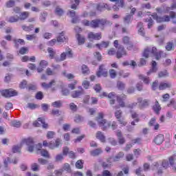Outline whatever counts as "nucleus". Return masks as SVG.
I'll return each instance as SVG.
<instances>
[{"label":"nucleus","instance_id":"nucleus-62","mask_svg":"<svg viewBox=\"0 0 176 176\" xmlns=\"http://www.w3.org/2000/svg\"><path fill=\"white\" fill-rule=\"evenodd\" d=\"M54 135H56V133L54 132L49 131L47 133V138H48V140H50V138H53Z\"/></svg>","mask_w":176,"mask_h":176},{"label":"nucleus","instance_id":"nucleus-56","mask_svg":"<svg viewBox=\"0 0 176 176\" xmlns=\"http://www.w3.org/2000/svg\"><path fill=\"white\" fill-rule=\"evenodd\" d=\"M62 160H64V157L61 154H58L55 157V162H62Z\"/></svg>","mask_w":176,"mask_h":176},{"label":"nucleus","instance_id":"nucleus-24","mask_svg":"<svg viewBox=\"0 0 176 176\" xmlns=\"http://www.w3.org/2000/svg\"><path fill=\"white\" fill-rule=\"evenodd\" d=\"M176 160V155H173L169 157V163L175 171H176V166L174 164V162Z\"/></svg>","mask_w":176,"mask_h":176},{"label":"nucleus","instance_id":"nucleus-25","mask_svg":"<svg viewBox=\"0 0 176 176\" xmlns=\"http://www.w3.org/2000/svg\"><path fill=\"white\" fill-rule=\"evenodd\" d=\"M123 6H124V0H120V2L113 7V9L115 11L119 10V8H123Z\"/></svg>","mask_w":176,"mask_h":176},{"label":"nucleus","instance_id":"nucleus-31","mask_svg":"<svg viewBox=\"0 0 176 176\" xmlns=\"http://www.w3.org/2000/svg\"><path fill=\"white\" fill-rule=\"evenodd\" d=\"M76 38L78 42V45H83L86 41L85 37L79 34H76Z\"/></svg>","mask_w":176,"mask_h":176},{"label":"nucleus","instance_id":"nucleus-12","mask_svg":"<svg viewBox=\"0 0 176 176\" xmlns=\"http://www.w3.org/2000/svg\"><path fill=\"white\" fill-rule=\"evenodd\" d=\"M78 89H80V91H74L72 93V97L73 98H78V97H80L82 94H84L85 91L83 90V88L82 87H79Z\"/></svg>","mask_w":176,"mask_h":176},{"label":"nucleus","instance_id":"nucleus-61","mask_svg":"<svg viewBox=\"0 0 176 176\" xmlns=\"http://www.w3.org/2000/svg\"><path fill=\"white\" fill-rule=\"evenodd\" d=\"M36 100H42V98H43V93H42V91L37 92L36 94Z\"/></svg>","mask_w":176,"mask_h":176},{"label":"nucleus","instance_id":"nucleus-44","mask_svg":"<svg viewBox=\"0 0 176 176\" xmlns=\"http://www.w3.org/2000/svg\"><path fill=\"white\" fill-rule=\"evenodd\" d=\"M47 52L50 54V58H54V56H56V52H54V50H53V48H52V47H49L47 49Z\"/></svg>","mask_w":176,"mask_h":176},{"label":"nucleus","instance_id":"nucleus-53","mask_svg":"<svg viewBox=\"0 0 176 176\" xmlns=\"http://www.w3.org/2000/svg\"><path fill=\"white\" fill-rule=\"evenodd\" d=\"M16 2L14 0H9L8 1L6 2V6L7 8H13Z\"/></svg>","mask_w":176,"mask_h":176},{"label":"nucleus","instance_id":"nucleus-1","mask_svg":"<svg viewBox=\"0 0 176 176\" xmlns=\"http://www.w3.org/2000/svg\"><path fill=\"white\" fill-rule=\"evenodd\" d=\"M27 145L28 152H34L35 149V143H34V139L29 138L27 139H23L20 146H14L12 148L13 153H19L21 151V147L23 145Z\"/></svg>","mask_w":176,"mask_h":176},{"label":"nucleus","instance_id":"nucleus-46","mask_svg":"<svg viewBox=\"0 0 176 176\" xmlns=\"http://www.w3.org/2000/svg\"><path fill=\"white\" fill-rule=\"evenodd\" d=\"M166 49L168 50V52L173 50L174 49V45L173 44V42L167 43Z\"/></svg>","mask_w":176,"mask_h":176},{"label":"nucleus","instance_id":"nucleus-3","mask_svg":"<svg viewBox=\"0 0 176 176\" xmlns=\"http://www.w3.org/2000/svg\"><path fill=\"white\" fill-rule=\"evenodd\" d=\"M96 122L98 124L99 127L102 128V130H107L108 127L111 126V124L104 119V113L101 112L98 114L96 118Z\"/></svg>","mask_w":176,"mask_h":176},{"label":"nucleus","instance_id":"nucleus-4","mask_svg":"<svg viewBox=\"0 0 176 176\" xmlns=\"http://www.w3.org/2000/svg\"><path fill=\"white\" fill-rule=\"evenodd\" d=\"M151 16L153 19H154V20H156L157 23H164L167 21H170V19H175L176 14L175 12L172 11L170 12V16L168 15H166V16L160 17L157 16V14H153Z\"/></svg>","mask_w":176,"mask_h":176},{"label":"nucleus","instance_id":"nucleus-35","mask_svg":"<svg viewBox=\"0 0 176 176\" xmlns=\"http://www.w3.org/2000/svg\"><path fill=\"white\" fill-rule=\"evenodd\" d=\"M43 145L45 147L50 148V149H54V143L52 142H47V141L44 140L43 142Z\"/></svg>","mask_w":176,"mask_h":176},{"label":"nucleus","instance_id":"nucleus-34","mask_svg":"<svg viewBox=\"0 0 176 176\" xmlns=\"http://www.w3.org/2000/svg\"><path fill=\"white\" fill-rule=\"evenodd\" d=\"M122 157H124V153L120 152L113 157V162H119Z\"/></svg>","mask_w":176,"mask_h":176},{"label":"nucleus","instance_id":"nucleus-14","mask_svg":"<svg viewBox=\"0 0 176 176\" xmlns=\"http://www.w3.org/2000/svg\"><path fill=\"white\" fill-rule=\"evenodd\" d=\"M163 141H164V136L163 135H158L154 139V142L157 145H161V144H163Z\"/></svg>","mask_w":176,"mask_h":176},{"label":"nucleus","instance_id":"nucleus-11","mask_svg":"<svg viewBox=\"0 0 176 176\" xmlns=\"http://www.w3.org/2000/svg\"><path fill=\"white\" fill-rule=\"evenodd\" d=\"M38 122H40V123ZM41 124H43V129H47V124H46L45 122V120L42 119L41 118H38V121H35L33 123V126L34 127H41Z\"/></svg>","mask_w":176,"mask_h":176},{"label":"nucleus","instance_id":"nucleus-48","mask_svg":"<svg viewBox=\"0 0 176 176\" xmlns=\"http://www.w3.org/2000/svg\"><path fill=\"white\" fill-rule=\"evenodd\" d=\"M83 120H84L83 117L79 115L76 116L74 118V122H76V123H80V122H83Z\"/></svg>","mask_w":176,"mask_h":176},{"label":"nucleus","instance_id":"nucleus-19","mask_svg":"<svg viewBox=\"0 0 176 176\" xmlns=\"http://www.w3.org/2000/svg\"><path fill=\"white\" fill-rule=\"evenodd\" d=\"M19 20L23 21L28 19L30 17V13L27 11L21 12L19 16H18Z\"/></svg>","mask_w":176,"mask_h":176},{"label":"nucleus","instance_id":"nucleus-27","mask_svg":"<svg viewBox=\"0 0 176 176\" xmlns=\"http://www.w3.org/2000/svg\"><path fill=\"white\" fill-rule=\"evenodd\" d=\"M96 46L100 50H102V49H105L109 46V43L108 41H102L100 44H96Z\"/></svg>","mask_w":176,"mask_h":176},{"label":"nucleus","instance_id":"nucleus-10","mask_svg":"<svg viewBox=\"0 0 176 176\" xmlns=\"http://www.w3.org/2000/svg\"><path fill=\"white\" fill-rule=\"evenodd\" d=\"M115 116H116V119L118 120V122H120L121 126H126V124H127V122L126 121H124V120L120 118H122V111L118 110V111H116Z\"/></svg>","mask_w":176,"mask_h":176},{"label":"nucleus","instance_id":"nucleus-64","mask_svg":"<svg viewBox=\"0 0 176 176\" xmlns=\"http://www.w3.org/2000/svg\"><path fill=\"white\" fill-rule=\"evenodd\" d=\"M102 176H112V174L109 170H105L102 172Z\"/></svg>","mask_w":176,"mask_h":176},{"label":"nucleus","instance_id":"nucleus-42","mask_svg":"<svg viewBox=\"0 0 176 176\" xmlns=\"http://www.w3.org/2000/svg\"><path fill=\"white\" fill-rule=\"evenodd\" d=\"M139 76V79H141V80H143V82L146 84V85H149V78L148 77H145L144 76V75L140 74L138 76Z\"/></svg>","mask_w":176,"mask_h":176},{"label":"nucleus","instance_id":"nucleus-47","mask_svg":"<svg viewBox=\"0 0 176 176\" xmlns=\"http://www.w3.org/2000/svg\"><path fill=\"white\" fill-rule=\"evenodd\" d=\"M41 156H43L44 157H50V155L49 154V152L45 149L41 150Z\"/></svg>","mask_w":176,"mask_h":176},{"label":"nucleus","instance_id":"nucleus-30","mask_svg":"<svg viewBox=\"0 0 176 176\" xmlns=\"http://www.w3.org/2000/svg\"><path fill=\"white\" fill-rule=\"evenodd\" d=\"M6 21H8V23H17V21H19V16H11L7 18Z\"/></svg>","mask_w":176,"mask_h":176},{"label":"nucleus","instance_id":"nucleus-23","mask_svg":"<svg viewBox=\"0 0 176 176\" xmlns=\"http://www.w3.org/2000/svg\"><path fill=\"white\" fill-rule=\"evenodd\" d=\"M131 118L132 119H135L131 122V125L135 126V122L138 123V122H140V120L138 119V114H137L135 112H131Z\"/></svg>","mask_w":176,"mask_h":176},{"label":"nucleus","instance_id":"nucleus-51","mask_svg":"<svg viewBox=\"0 0 176 176\" xmlns=\"http://www.w3.org/2000/svg\"><path fill=\"white\" fill-rule=\"evenodd\" d=\"M76 168H83V160H78L76 163Z\"/></svg>","mask_w":176,"mask_h":176},{"label":"nucleus","instance_id":"nucleus-8","mask_svg":"<svg viewBox=\"0 0 176 176\" xmlns=\"http://www.w3.org/2000/svg\"><path fill=\"white\" fill-rule=\"evenodd\" d=\"M96 75L98 78L101 76H104V78H106V76H108V70L105 69L104 65H101L99 67V70L97 72Z\"/></svg>","mask_w":176,"mask_h":176},{"label":"nucleus","instance_id":"nucleus-5","mask_svg":"<svg viewBox=\"0 0 176 176\" xmlns=\"http://www.w3.org/2000/svg\"><path fill=\"white\" fill-rule=\"evenodd\" d=\"M113 45L115 48L118 49L116 53L117 58H122L123 56H127V52L124 50V47H123L122 45L119 46V41H114Z\"/></svg>","mask_w":176,"mask_h":176},{"label":"nucleus","instance_id":"nucleus-59","mask_svg":"<svg viewBox=\"0 0 176 176\" xmlns=\"http://www.w3.org/2000/svg\"><path fill=\"white\" fill-rule=\"evenodd\" d=\"M82 85L84 87V89H89V87H90V82L87 80H84L82 82Z\"/></svg>","mask_w":176,"mask_h":176},{"label":"nucleus","instance_id":"nucleus-54","mask_svg":"<svg viewBox=\"0 0 176 176\" xmlns=\"http://www.w3.org/2000/svg\"><path fill=\"white\" fill-rule=\"evenodd\" d=\"M52 107H54L55 108H60V107H61V105H63V102H61V101L58 100V101L52 102Z\"/></svg>","mask_w":176,"mask_h":176},{"label":"nucleus","instance_id":"nucleus-52","mask_svg":"<svg viewBox=\"0 0 176 176\" xmlns=\"http://www.w3.org/2000/svg\"><path fill=\"white\" fill-rule=\"evenodd\" d=\"M11 126H12V127H20L21 126V122L16 120L12 121Z\"/></svg>","mask_w":176,"mask_h":176},{"label":"nucleus","instance_id":"nucleus-57","mask_svg":"<svg viewBox=\"0 0 176 176\" xmlns=\"http://www.w3.org/2000/svg\"><path fill=\"white\" fill-rule=\"evenodd\" d=\"M109 72L110 77L112 78V79L116 78V71H115V69H111Z\"/></svg>","mask_w":176,"mask_h":176},{"label":"nucleus","instance_id":"nucleus-39","mask_svg":"<svg viewBox=\"0 0 176 176\" xmlns=\"http://www.w3.org/2000/svg\"><path fill=\"white\" fill-rule=\"evenodd\" d=\"M174 9H176V1L175 0H173L172 1V5H171V7H166V10H165V13H168V12L170 11V10H174Z\"/></svg>","mask_w":176,"mask_h":176},{"label":"nucleus","instance_id":"nucleus-45","mask_svg":"<svg viewBox=\"0 0 176 176\" xmlns=\"http://www.w3.org/2000/svg\"><path fill=\"white\" fill-rule=\"evenodd\" d=\"M65 54L69 58H72L74 56V54H72V50H71L69 47L66 48Z\"/></svg>","mask_w":176,"mask_h":176},{"label":"nucleus","instance_id":"nucleus-58","mask_svg":"<svg viewBox=\"0 0 176 176\" xmlns=\"http://www.w3.org/2000/svg\"><path fill=\"white\" fill-rule=\"evenodd\" d=\"M55 13L58 16H61L64 13V11H63V9L60 8V7H57Z\"/></svg>","mask_w":176,"mask_h":176},{"label":"nucleus","instance_id":"nucleus-22","mask_svg":"<svg viewBox=\"0 0 176 176\" xmlns=\"http://www.w3.org/2000/svg\"><path fill=\"white\" fill-rule=\"evenodd\" d=\"M148 124L149 126H154L155 130H159L160 125L156 123V119L155 118H151Z\"/></svg>","mask_w":176,"mask_h":176},{"label":"nucleus","instance_id":"nucleus-15","mask_svg":"<svg viewBox=\"0 0 176 176\" xmlns=\"http://www.w3.org/2000/svg\"><path fill=\"white\" fill-rule=\"evenodd\" d=\"M104 9H107V10H111V6L105 3H100L97 6V10H99L100 12H102Z\"/></svg>","mask_w":176,"mask_h":176},{"label":"nucleus","instance_id":"nucleus-38","mask_svg":"<svg viewBox=\"0 0 176 176\" xmlns=\"http://www.w3.org/2000/svg\"><path fill=\"white\" fill-rule=\"evenodd\" d=\"M112 157H109L107 160V162H103L102 163V167L104 168H108L109 167H111V164L112 163Z\"/></svg>","mask_w":176,"mask_h":176},{"label":"nucleus","instance_id":"nucleus-26","mask_svg":"<svg viewBox=\"0 0 176 176\" xmlns=\"http://www.w3.org/2000/svg\"><path fill=\"white\" fill-rule=\"evenodd\" d=\"M81 72L83 75H89L90 74V69L86 65L81 66Z\"/></svg>","mask_w":176,"mask_h":176},{"label":"nucleus","instance_id":"nucleus-18","mask_svg":"<svg viewBox=\"0 0 176 176\" xmlns=\"http://www.w3.org/2000/svg\"><path fill=\"white\" fill-rule=\"evenodd\" d=\"M158 87H159V90H165V89H168L171 87V83L162 82L160 83V85Z\"/></svg>","mask_w":176,"mask_h":176},{"label":"nucleus","instance_id":"nucleus-16","mask_svg":"<svg viewBox=\"0 0 176 176\" xmlns=\"http://www.w3.org/2000/svg\"><path fill=\"white\" fill-rule=\"evenodd\" d=\"M138 102L140 103L139 105L140 108H145V107L149 105V101H148V100H142V98H138Z\"/></svg>","mask_w":176,"mask_h":176},{"label":"nucleus","instance_id":"nucleus-9","mask_svg":"<svg viewBox=\"0 0 176 176\" xmlns=\"http://www.w3.org/2000/svg\"><path fill=\"white\" fill-rule=\"evenodd\" d=\"M102 36H101V33H96L94 34V32H89L88 34V39H89V41H100V39H101Z\"/></svg>","mask_w":176,"mask_h":176},{"label":"nucleus","instance_id":"nucleus-29","mask_svg":"<svg viewBox=\"0 0 176 176\" xmlns=\"http://www.w3.org/2000/svg\"><path fill=\"white\" fill-rule=\"evenodd\" d=\"M116 135L118 138L119 144H124V142H126L124 138H123V136H122V132H120V131H118Z\"/></svg>","mask_w":176,"mask_h":176},{"label":"nucleus","instance_id":"nucleus-33","mask_svg":"<svg viewBox=\"0 0 176 176\" xmlns=\"http://www.w3.org/2000/svg\"><path fill=\"white\" fill-rule=\"evenodd\" d=\"M67 41H68V38L64 36V32H62L57 38V42H59L60 43L67 42Z\"/></svg>","mask_w":176,"mask_h":176},{"label":"nucleus","instance_id":"nucleus-40","mask_svg":"<svg viewBox=\"0 0 176 176\" xmlns=\"http://www.w3.org/2000/svg\"><path fill=\"white\" fill-rule=\"evenodd\" d=\"M100 153H102V149L101 148H97L91 151V156H98V155H100Z\"/></svg>","mask_w":176,"mask_h":176},{"label":"nucleus","instance_id":"nucleus-41","mask_svg":"<svg viewBox=\"0 0 176 176\" xmlns=\"http://www.w3.org/2000/svg\"><path fill=\"white\" fill-rule=\"evenodd\" d=\"M32 28H34V25H30L29 26H27L25 25H22V29L23 30V31H26L27 32L32 31Z\"/></svg>","mask_w":176,"mask_h":176},{"label":"nucleus","instance_id":"nucleus-49","mask_svg":"<svg viewBox=\"0 0 176 176\" xmlns=\"http://www.w3.org/2000/svg\"><path fill=\"white\" fill-rule=\"evenodd\" d=\"M146 23H148V28H152V25H153V21L152 20V18H147L145 19Z\"/></svg>","mask_w":176,"mask_h":176},{"label":"nucleus","instance_id":"nucleus-6","mask_svg":"<svg viewBox=\"0 0 176 176\" xmlns=\"http://www.w3.org/2000/svg\"><path fill=\"white\" fill-rule=\"evenodd\" d=\"M108 21L106 19H94L90 22L91 28H98V27H104L107 25Z\"/></svg>","mask_w":176,"mask_h":176},{"label":"nucleus","instance_id":"nucleus-28","mask_svg":"<svg viewBox=\"0 0 176 176\" xmlns=\"http://www.w3.org/2000/svg\"><path fill=\"white\" fill-rule=\"evenodd\" d=\"M138 28H139L138 34H140V35H142V36H144V35H145V32L144 27H142V22H139L138 23Z\"/></svg>","mask_w":176,"mask_h":176},{"label":"nucleus","instance_id":"nucleus-21","mask_svg":"<svg viewBox=\"0 0 176 176\" xmlns=\"http://www.w3.org/2000/svg\"><path fill=\"white\" fill-rule=\"evenodd\" d=\"M41 68L37 69V72L41 73L43 71V68H46V66L48 65L47 61L46 60H41L39 64Z\"/></svg>","mask_w":176,"mask_h":176},{"label":"nucleus","instance_id":"nucleus-63","mask_svg":"<svg viewBox=\"0 0 176 176\" xmlns=\"http://www.w3.org/2000/svg\"><path fill=\"white\" fill-rule=\"evenodd\" d=\"M32 170L33 171H38L39 170V165H38V164L36 163L33 164L32 165Z\"/></svg>","mask_w":176,"mask_h":176},{"label":"nucleus","instance_id":"nucleus-32","mask_svg":"<svg viewBox=\"0 0 176 176\" xmlns=\"http://www.w3.org/2000/svg\"><path fill=\"white\" fill-rule=\"evenodd\" d=\"M96 137L98 138V140H100L101 142H105V135H104L101 131H98Z\"/></svg>","mask_w":176,"mask_h":176},{"label":"nucleus","instance_id":"nucleus-37","mask_svg":"<svg viewBox=\"0 0 176 176\" xmlns=\"http://www.w3.org/2000/svg\"><path fill=\"white\" fill-rule=\"evenodd\" d=\"M108 98L111 99L110 100L111 105H113V104H115V98H116V95L115 94V93L111 92L109 94Z\"/></svg>","mask_w":176,"mask_h":176},{"label":"nucleus","instance_id":"nucleus-60","mask_svg":"<svg viewBox=\"0 0 176 176\" xmlns=\"http://www.w3.org/2000/svg\"><path fill=\"white\" fill-rule=\"evenodd\" d=\"M122 42H123L124 45H129V43H131V41H130V38L127 36H124L122 38Z\"/></svg>","mask_w":176,"mask_h":176},{"label":"nucleus","instance_id":"nucleus-50","mask_svg":"<svg viewBox=\"0 0 176 176\" xmlns=\"http://www.w3.org/2000/svg\"><path fill=\"white\" fill-rule=\"evenodd\" d=\"M153 110L155 111V112H156V113H159V112L160 111V109H162L160 108V105H159V102H156V104L153 106Z\"/></svg>","mask_w":176,"mask_h":176},{"label":"nucleus","instance_id":"nucleus-17","mask_svg":"<svg viewBox=\"0 0 176 176\" xmlns=\"http://www.w3.org/2000/svg\"><path fill=\"white\" fill-rule=\"evenodd\" d=\"M124 100H126V95H122L121 97L120 96H117V101L122 108H124Z\"/></svg>","mask_w":176,"mask_h":176},{"label":"nucleus","instance_id":"nucleus-7","mask_svg":"<svg viewBox=\"0 0 176 176\" xmlns=\"http://www.w3.org/2000/svg\"><path fill=\"white\" fill-rule=\"evenodd\" d=\"M1 96L3 97H14V96H17V91L14 89H5L1 91Z\"/></svg>","mask_w":176,"mask_h":176},{"label":"nucleus","instance_id":"nucleus-13","mask_svg":"<svg viewBox=\"0 0 176 176\" xmlns=\"http://www.w3.org/2000/svg\"><path fill=\"white\" fill-rule=\"evenodd\" d=\"M41 86H42V87H43V89H50L53 86H56V80H52L48 84L46 82H43V83H41Z\"/></svg>","mask_w":176,"mask_h":176},{"label":"nucleus","instance_id":"nucleus-2","mask_svg":"<svg viewBox=\"0 0 176 176\" xmlns=\"http://www.w3.org/2000/svg\"><path fill=\"white\" fill-rule=\"evenodd\" d=\"M151 54H153V56H155L156 60H160L162 57H166L167 56V54H164L162 51L157 52V49H156V47H153L152 48L146 47V49H144V51L143 52V57L148 58V57H149V56H151Z\"/></svg>","mask_w":176,"mask_h":176},{"label":"nucleus","instance_id":"nucleus-36","mask_svg":"<svg viewBox=\"0 0 176 176\" xmlns=\"http://www.w3.org/2000/svg\"><path fill=\"white\" fill-rule=\"evenodd\" d=\"M62 171H66V173H71V166L68 163H65L63 164L62 168Z\"/></svg>","mask_w":176,"mask_h":176},{"label":"nucleus","instance_id":"nucleus-55","mask_svg":"<svg viewBox=\"0 0 176 176\" xmlns=\"http://www.w3.org/2000/svg\"><path fill=\"white\" fill-rule=\"evenodd\" d=\"M26 39L28 41H34V39H36V35L35 34H27Z\"/></svg>","mask_w":176,"mask_h":176},{"label":"nucleus","instance_id":"nucleus-43","mask_svg":"<svg viewBox=\"0 0 176 176\" xmlns=\"http://www.w3.org/2000/svg\"><path fill=\"white\" fill-rule=\"evenodd\" d=\"M117 87L119 90H124L126 88V84L122 81H118L117 84Z\"/></svg>","mask_w":176,"mask_h":176},{"label":"nucleus","instance_id":"nucleus-20","mask_svg":"<svg viewBox=\"0 0 176 176\" xmlns=\"http://www.w3.org/2000/svg\"><path fill=\"white\" fill-rule=\"evenodd\" d=\"M157 63H156V61L153 60L152 61V68L150 69V71L148 72H147V75H151V74H152V72H156L157 71Z\"/></svg>","mask_w":176,"mask_h":176}]
</instances>
